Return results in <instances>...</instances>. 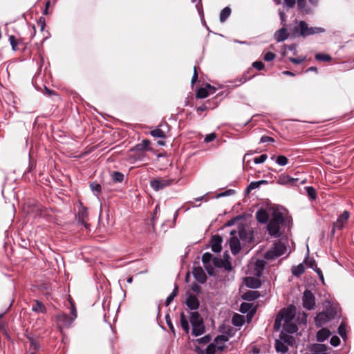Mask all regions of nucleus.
I'll use <instances>...</instances> for the list:
<instances>
[{
	"mask_svg": "<svg viewBox=\"0 0 354 354\" xmlns=\"http://www.w3.org/2000/svg\"><path fill=\"white\" fill-rule=\"evenodd\" d=\"M295 315L296 308L294 306H289L286 308L281 310L275 319V329L279 330L281 325L291 322Z\"/></svg>",
	"mask_w": 354,
	"mask_h": 354,
	"instance_id": "obj_1",
	"label": "nucleus"
},
{
	"mask_svg": "<svg viewBox=\"0 0 354 354\" xmlns=\"http://www.w3.org/2000/svg\"><path fill=\"white\" fill-rule=\"evenodd\" d=\"M284 218L282 213L274 211L272 214V217L269 221L267 229L268 233L274 237L280 236V227L283 223Z\"/></svg>",
	"mask_w": 354,
	"mask_h": 354,
	"instance_id": "obj_2",
	"label": "nucleus"
},
{
	"mask_svg": "<svg viewBox=\"0 0 354 354\" xmlns=\"http://www.w3.org/2000/svg\"><path fill=\"white\" fill-rule=\"evenodd\" d=\"M287 250L285 243L279 241L274 243L273 247L268 250L264 254L266 260H273L284 254Z\"/></svg>",
	"mask_w": 354,
	"mask_h": 354,
	"instance_id": "obj_3",
	"label": "nucleus"
},
{
	"mask_svg": "<svg viewBox=\"0 0 354 354\" xmlns=\"http://www.w3.org/2000/svg\"><path fill=\"white\" fill-rule=\"evenodd\" d=\"M190 323L192 326V335L197 337L205 333V326L198 312L190 313Z\"/></svg>",
	"mask_w": 354,
	"mask_h": 354,
	"instance_id": "obj_4",
	"label": "nucleus"
},
{
	"mask_svg": "<svg viewBox=\"0 0 354 354\" xmlns=\"http://www.w3.org/2000/svg\"><path fill=\"white\" fill-rule=\"evenodd\" d=\"M297 30L299 31V35L304 37L325 32V29L321 27H309L304 21L299 22L298 27L295 28V30Z\"/></svg>",
	"mask_w": 354,
	"mask_h": 354,
	"instance_id": "obj_5",
	"label": "nucleus"
},
{
	"mask_svg": "<svg viewBox=\"0 0 354 354\" xmlns=\"http://www.w3.org/2000/svg\"><path fill=\"white\" fill-rule=\"evenodd\" d=\"M303 306L307 310H312L315 306V298L311 291L306 290L302 297Z\"/></svg>",
	"mask_w": 354,
	"mask_h": 354,
	"instance_id": "obj_6",
	"label": "nucleus"
},
{
	"mask_svg": "<svg viewBox=\"0 0 354 354\" xmlns=\"http://www.w3.org/2000/svg\"><path fill=\"white\" fill-rule=\"evenodd\" d=\"M171 183V179L160 178L151 180L150 185L154 190L158 191L169 186Z\"/></svg>",
	"mask_w": 354,
	"mask_h": 354,
	"instance_id": "obj_7",
	"label": "nucleus"
},
{
	"mask_svg": "<svg viewBox=\"0 0 354 354\" xmlns=\"http://www.w3.org/2000/svg\"><path fill=\"white\" fill-rule=\"evenodd\" d=\"M333 317L332 312L324 311L319 313L315 317V321L318 326H322L329 322Z\"/></svg>",
	"mask_w": 354,
	"mask_h": 354,
	"instance_id": "obj_8",
	"label": "nucleus"
},
{
	"mask_svg": "<svg viewBox=\"0 0 354 354\" xmlns=\"http://www.w3.org/2000/svg\"><path fill=\"white\" fill-rule=\"evenodd\" d=\"M350 217V213L348 211H344L342 214H340L337 221L333 224V230H341L343 229L344 225L348 222V220Z\"/></svg>",
	"mask_w": 354,
	"mask_h": 354,
	"instance_id": "obj_9",
	"label": "nucleus"
},
{
	"mask_svg": "<svg viewBox=\"0 0 354 354\" xmlns=\"http://www.w3.org/2000/svg\"><path fill=\"white\" fill-rule=\"evenodd\" d=\"M230 234L232 236L230 239L229 243H230L231 252L233 254H236L240 252V250H241L240 241L236 236V231H234V230L231 231Z\"/></svg>",
	"mask_w": 354,
	"mask_h": 354,
	"instance_id": "obj_10",
	"label": "nucleus"
},
{
	"mask_svg": "<svg viewBox=\"0 0 354 354\" xmlns=\"http://www.w3.org/2000/svg\"><path fill=\"white\" fill-rule=\"evenodd\" d=\"M168 130L169 127L167 124H160L156 129L152 130L150 133L154 138H165L167 137Z\"/></svg>",
	"mask_w": 354,
	"mask_h": 354,
	"instance_id": "obj_11",
	"label": "nucleus"
},
{
	"mask_svg": "<svg viewBox=\"0 0 354 354\" xmlns=\"http://www.w3.org/2000/svg\"><path fill=\"white\" fill-rule=\"evenodd\" d=\"M77 218L79 223H80L86 228L88 227L89 224L87 223L88 218L87 209L83 207L82 204H80L79 207Z\"/></svg>",
	"mask_w": 354,
	"mask_h": 354,
	"instance_id": "obj_12",
	"label": "nucleus"
},
{
	"mask_svg": "<svg viewBox=\"0 0 354 354\" xmlns=\"http://www.w3.org/2000/svg\"><path fill=\"white\" fill-rule=\"evenodd\" d=\"M57 321L60 327L68 328L74 322V317H69L65 313H62L57 316Z\"/></svg>",
	"mask_w": 354,
	"mask_h": 354,
	"instance_id": "obj_13",
	"label": "nucleus"
},
{
	"mask_svg": "<svg viewBox=\"0 0 354 354\" xmlns=\"http://www.w3.org/2000/svg\"><path fill=\"white\" fill-rule=\"evenodd\" d=\"M215 92V88L210 84H207L204 88H200L197 90L196 97L203 99L207 97L209 94H213Z\"/></svg>",
	"mask_w": 354,
	"mask_h": 354,
	"instance_id": "obj_14",
	"label": "nucleus"
},
{
	"mask_svg": "<svg viewBox=\"0 0 354 354\" xmlns=\"http://www.w3.org/2000/svg\"><path fill=\"white\" fill-rule=\"evenodd\" d=\"M265 266L266 262L264 260H257L253 265V267L252 268L253 274L258 277H261L262 275Z\"/></svg>",
	"mask_w": 354,
	"mask_h": 354,
	"instance_id": "obj_15",
	"label": "nucleus"
},
{
	"mask_svg": "<svg viewBox=\"0 0 354 354\" xmlns=\"http://www.w3.org/2000/svg\"><path fill=\"white\" fill-rule=\"evenodd\" d=\"M192 272L195 279L198 282L203 283L206 281L207 277L202 268L195 267Z\"/></svg>",
	"mask_w": 354,
	"mask_h": 354,
	"instance_id": "obj_16",
	"label": "nucleus"
},
{
	"mask_svg": "<svg viewBox=\"0 0 354 354\" xmlns=\"http://www.w3.org/2000/svg\"><path fill=\"white\" fill-rule=\"evenodd\" d=\"M297 181V178H293L289 176L288 175L282 174L279 176L277 182L278 184L281 185H292Z\"/></svg>",
	"mask_w": 354,
	"mask_h": 354,
	"instance_id": "obj_17",
	"label": "nucleus"
},
{
	"mask_svg": "<svg viewBox=\"0 0 354 354\" xmlns=\"http://www.w3.org/2000/svg\"><path fill=\"white\" fill-rule=\"evenodd\" d=\"M222 238L216 235L212 236L211 239V248L214 252H219L221 250Z\"/></svg>",
	"mask_w": 354,
	"mask_h": 354,
	"instance_id": "obj_18",
	"label": "nucleus"
},
{
	"mask_svg": "<svg viewBox=\"0 0 354 354\" xmlns=\"http://www.w3.org/2000/svg\"><path fill=\"white\" fill-rule=\"evenodd\" d=\"M150 141L148 140H143L141 143L136 145L131 151H151L152 149L149 147Z\"/></svg>",
	"mask_w": 354,
	"mask_h": 354,
	"instance_id": "obj_19",
	"label": "nucleus"
},
{
	"mask_svg": "<svg viewBox=\"0 0 354 354\" xmlns=\"http://www.w3.org/2000/svg\"><path fill=\"white\" fill-rule=\"evenodd\" d=\"M228 337L225 335H218L214 339V344L218 351H223L225 348V343L227 342Z\"/></svg>",
	"mask_w": 354,
	"mask_h": 354,
	"instance_id": "obj_20",
	"label": "nucleus"
},
{
	"mask_svg": "<svg viewBox=\"0 0 354 354\" xmlns=\"http://www.w3.org/2000/svg\"><path fill=\"white\" fill-rule=\"evenodd\" d=\"M186 304L191 310H196L199 306V301L196 296L189 295L187 298Z\"/></svg>",
	"mask_w": 354,
	"mask_h": 354,
	"instance_id": "obj_21",
	"label": "nucleus"
},
{
	"mask_svg": "<svg viewBox=\"0 0 354 354\" xmlns=\"http://www.w3.org/2000/svg\"><path fill=\"white\" fill-rule=\"evenodd\" d=\"M245 285L251 288H258L261 286V281L259 279L252 277H248L245 278Z\"/></svg>",
	"mask_w": 354,
	"mask_h": 354,
	"instance_id": "obj_22",
	"label": "nucleus"
},
{
	"mask_svg": "<svg viewBox=\"0 0 354 354\" xmlns=\"http://www.w3.org/2000/svg\"><path fill=\"white\" fill-rule=\"evenodd\" d=\"M274 347L277 353H286L288 350V346L280 338L276 339Z\"/></svg>",
	"mask_w": 354,
	"mask_h": 354,
	"instance_id": "obj_23",
	"label": "nucleus"
},
{
	"mask_svg": "<svg viewBox=\"0 0 354 354\" xmlns=\"http://www.w3.org/2000/svg\"><path fill=\"white\" fill-rule=\"evenodd\" d=\"M212 257V254L209 252H205L202 256V261L203 263L204 267L207 270V272L209 274H211L210 268L212 269L211 264H210Z\"/></svg>",
	"mask_w": 354,
	"mask_h": 354,
	"instance_id": "obj_24",
	"label": "nucleus"
},
{
	"mask_svg": "<svg viewBox=\"0 0 354 354\" xmlns=\"http://www.w3.org/2000/svg\"><path fill=\"white\" fill-rule=\"evenodd\" d=\"M288 38V32L286 28H281L278 30L274 34V39L277 41L281 42Z\"/></svg>",
	"mask_w": 354,
	"mask_h": 354,
	"instance_id": "obj_25",
	"label": "nucleus"
},
{
	"mask_svg": "<svg viewBox=\"0 0 354 354\" xmlns=\"http://www.w3.org/2000/svg\"><path fill=\"white\" fill-rule=\"evenodd\" d=\"M330 330L326 328H324L317 332V339L318 342H324L330 336Z\"/></svg>",
	"mask_w": 354,
	"mask_h": 354,
	"instance_id": "obj_26",
	"label": "nucleus"
},
{
	"mask_svg": "<svg viewBox=\"0 0 354 354\" xmlns=\"http://www.w3.org/2000/svg\"><path fill=\"white\" fill-rule=\"evenodd\" d=\"M257 221L261 223H266L269 218L267 212L264 209H259L256 214Z\"/></svg>",
	"mask_w": 354,
	"mask_h": 354,
	"instance_id": "obj_27",
	"label": "nucleus"
},
{
	"mask_svg": "<svg viewBox=\"0 0 354 354\" xmlns=\"http://www.w3.org/2000/svg\"><path fill=\"white\" fill-rule=\"evenodd\" d=\"M133 154H130L129 160L130 162L133 163L137 160H142L145 156L143 151H131Z\"/></svg>",
	"mask_w": 354,
	"mask_h": 354,
	"instance_id": "obj_28",
	"label": "nucleus"
},
{
	"mask_svg": "<svg viewBox=\"0 0 354 354\" xmlns=\"http://www.w3.org/2000/svg\"><path fill=\"white\" fill-rule=\"evenodd\" d=\"M260 296V294L257 290H249L244 293L243 295V298L245 300L248 301H253L257 298H259Z\"/></svg>",
	"mask_w": 354,
	"mask_h": 354,
	"instance_id": "obj_29",
	"label": "nucleus"
},
{
	"mask_svg": "<svg viewBox=\"0 0 354 354\" xmlns=\"http://www.w3.org/2000/svg\"><path fill=\"white\" fill-rule=\"evenodd\" d=\"M297 4L298 7V10L305 14H308L310 12V10L309 8L306 6V0H297Z\"/></svg>",
	"mask_w": 354,
	"mask_h": 354,
	"instance_id": "obj_30",
	"label": "nucleus"
},
{
	"mask_svg": "<svg viewBox=\"0 0 354 354\" xmlns=\"http://www.w3.org/2000/svg\"><path fill=\"white\" fill-rule=\"evenodd\" d=\"M327 346L324 344H315L313 348V354H326Z\"/></svg>",
	"mask_w": 354,
	"mask_h": 354,
	"instance_id": "obj_31",
	"label": "nucleus"
},
{
	"mask_svg": "<svg viewBox=\"0 0 354 354\" xmlns=\"http://www.w3.org/2000/svg\"><path fill=\"white\" fill-rule=\"evenodd\" d=\"M231 14V9L229 7L224 8L220 12V21L223 23L230 17Z\"/></svg>",
	"mask_w": 354,
	"mask_h": 354,
	"instance_id": "obj_32",
	"label": "nucleus"
},
{
	"mask_svg": "<svg viewBox=\"0 0 354 354\" xmlns=\"http://www.w3.org/2000/svg\"><path fill=\"white\" fill-rule=\"evenodd\" d=\"M180 325L182 326V328L184 330V331L186 333H189V326L188 320L186 317V316L184 315L183 313L180 314Z\"/></svg>",
	"mask_w": 354,
	"mask_h": 354,
	"instance_id": "obj_33",
	"label": "nucleus"
},
{
	"mask_svg": "<svg viewBox=\"0 0 354 354\" xmlns=\"http://www.w3.org/2000/svg\"><path fill=\"white\" fill-rule=\"evenodd\" d=\"M32 310L36 313H44L46 312V307L41 302L36 301L32 306Z\"/></svg>",
	"mask_w": 354,
	"mask_h": 354,
	"instance_id": "obj_34",
	"label": "nucleus"
},
{
	"mask_svg": "<svg viewBox=\"0 0 354 354\" xmlns=\"http://www.w3.org/2000/svg\"><path fill=\"white\" fill-rule=\"evenodd\" d=\"M232 322L234 326H241L244 323V318L243 316H241L239 314H235L232 317Z\"/></svg>",
	"mask_w": 354,
	"mask_h": 354,
	"instance_id": "obj_35",
	"label": "nucleus"
},
{
	"mask_svg": "<svg viewBox=\"0 0 354 354\" xmlns=\"http://www.w3.org/2000/svg\"><path fill=\"white\" fill-rule=\"evenodd\" d=\"M305 271L304 266L302 263L299 264L297 266H294L292 268V273L295 276H299L303 274Z\"/></svg>",
	"mask_w": 354,
	"mask_h": 354,
	"instance_id": "obj_36",
	"label": "nucleus"
},
{
	"mask_svg": "<svg viewBox=\"0 0 354 354\" xmlns=\"http://www.w3.org/2000/svg\"><path fill=\"white\" fill-rule=\"evenodd\" d=\"M283 329L289 333H294L297 330V326L295 324L289 322L285 325H281Z\"/></svg>",
	"mask_w": 354,
	"mask_h": 354,
	"instance_id": "obj_37",
	"label": "nucleus"
},
{
	"mask_svg": "<svg viewBox=\"0 0 354 354\" xmlns=\"http://www.w3.org/2000/svg\"><path fill=\"white\" fill-rule=\"evenodd\" d=\"M279 338L285 342L286 344L289 345L292 344L293 343V337L290 335H286L283 333V332L281 333Z\"/></svg>",
	"mask_w": 354,
	"mask_h": 354,
	"instance_id": "obj_38",
	"label": "nucleus"
},
{
	"mask_svg": "<svg viewBox=\"0 0 354 354\" xmlns=\"http://www.w3.org/2000/svg\"><path fill=\"white\" fill-rule=\"evenodd\" d=\"M306 190V193L309 198L312 201L316 199L317 198V193L316 190L314 189V187L311 186H308L305 187Z\"/></svg>",
	"mask_w": 354,
	"mask_h": 354,
	"instance_id": "obj_39",
	"label": "nucleus"
},
{
	"mask_svg": "<svg viewBox=\"0 0 354 354\" xmlns=\"http://www.w3.org/2000/svg\"><path fill=\"white\" fill-rule=\"evenodd\" d=\"M315 59L322 62H329L331 60V57L328 54L317 53L315 55Z\"/></svg>",
	"mask_w": 354,
	"mask_h": 354,
	"instance_id": "obj_40",
	"label": "nucleus"
},
{
	"mask_svg": "<svg viewBox=\"0 0 354 354\" xmlns=\"http://www.w3.org/2000/svg\"><path fill=\"white\" fill-rule=\"evenodd\" d=\"M178 294V287L176 286L172 292L167 297L165 301V305L167 306L170 304V303L173 301L174 298Z\"/></svg>",
	"mask_w": 354,
	"mask_h": 354,
	"instance_id": "obj_41",
	"label": "nucleus"
},
{
	"mask_svg": "<svg viewBox=\"0 0 354 354\" xmlns=\"http://www.w3.org/2000/svg\"><path fill=\"white\" fill-rule=\"evenodd\" d=\"M276 162L279 165L285 166L288 163V159L284 156H279L276 158Z\"/></svg>",
	"mask_w": 354,
	"mask_h": 354,
	"instance_id": "obj_42",
	"label": "nucleus"
},
{
	"mask_svg": "<svg viewBox=\"0 0 354 354\" xmlns=\"http://www.w3.org/2000/svg\"><path fill=\"white\" fill-rule=\"evenodd\" d=\"M91 189L93 191V192L96 195L98 196V194L101 192V185L98 183H93L90 185Z\"/></svg>",
	"mask_w": 354,
	"mask_h": 354,
	"instance_id": "obj_43",
	"label": "nucleus"
},
{
	"mask_svg": "<svg viewBox=\"0 0 354 354\" xmlns=\"http://www.w3.org/2000/svg\"><path fill=\"white\" fill-rule=\"evenodd\" d=\"M112 177L115 182L121 183L124 180V175L119 171H114L112 174Z\"/></svg>",
	"mask_w": 354,
	"mask_h": 354,
	"instance_id": "obj_44",
	"label": "nucleus"
},
{
	"mask_svg": "<svg viewBox=\"0 0 354 354\" xmlns=\"http://www.w3.org/2000/svg\"><path fill=\"white\" fill-rule=\"evenodd\" d=\"M266 180L254 181L250 183L248 186V189L252 190L258 188L261 184L266 183Z\"/></svg>",
	"mask_w": 354,
	"mask_h": 354,
	"instance_id": "obj_45",
	"label": "nucleus"
},
{
	"mask_svg": "<svg viewBox=\"0 0 354 354\" xmlns=\"http://www.w3.org/2000/svg\"><path fill=\"white\" fill-rule=\"evenodd\" d=\"M217 348L216 347V345L214 343H211L209 344L206 348L205 353L206 354H215L216 351H217Z\"/></svg>",
	"mask_w": 354,
	"mask_h": 354,
	"instance_id": "obj_46",
	"label": "nucleus"
},
{
	"mask_svg": "<svg viewBox=\"0 0 354 354\" xmlns=\"http://www.w3.org/2000/svg\"><path fill=\"white\" fill-rule=\"evenodd\" d=\"M252 308V305L249 303H243L240 306V311L242 313H246L248 312Z\"/></svg>",
	"mask_w": 354,
	"mask_h": 354,
	"instance_id": "obj_47",
	"label": "nucleus"
},
{
	"mask_svg": "<svg viewBox=\"0 0 354 354\" xmlns=\"http://www.w3.org/2000/svg\"><path fill=\"white\" fill-rule=\"evenodd\" d=\"M9 41H10V44L12 46V49L14 50V51H16L17 49V41L15 39V37L14 35H10L9 36Z\"/></svg>",
	"mask_w": 354,
	"mask_h": 354,
	"instance_id": "obj_48",
	"label": "nucleus"
},
{
	"mask_svg": "<svg viewBox=\"0 0 354 354\" xmlns=\"http://www.w3.org/2000/svg\"><path fill=\"white\" fill-rule=\"evenodd\" d=\"M210 340H211V337L209 335H207L201 338L197 339L196 340V342L199 344H206L209 343L210 342Z\"/></svg>",
	"mask_w": 354,
	"mask_h": 354,
	"instance_id": "obj_49",
	"label": "nucleus"
},
{
	"mask_svg": "<svg viewBox=\"0 0 354 354\" xmlns=\"http://www.w3.org/2000/svg\"><path fill=\"white\" fill-rule=\"evenodd\" d=\"M268 156L266 154H262L259 157H257L254 159V162L255 164H261V163H263L264 162L266 159H267Z\"/></svg>",
	"mask_w": 354,
	"mask_h": 354,
	"instance_id": "obj_50",
	"label": "nucleus"
},
{
	"mask_svg": "<svg viewBox=\"0 0 354 354\" xmlns=\"http://www.w3.org/2000/svg\"><path fill=\"white\" fill-rule=\"evenodd\" d=\"M276 57V55L274 53L272 52H268L264 55V59L266 62H270L273 60Z\"/></svg>",
	"mask_w": 354,
	"mask_h": 354,
	"instance_id": "obj_51",
	"label": "nucleus"
},
{
	"mask_svg": "<svg viewBox=\"0 0 354 354\" xmlns=\"http://www.w3.org/2000/svg\"><path fill=\"white\" fill-rule=\"evenodd\" d=\"M330 343L333 346H337L340 344V339L337 336H333L330 339Z\"/></svg>",
	"mask_w": 354,
	"mask_h": 354,
	"instance_id": "obj_52",
	"label": "nucleus"
},
{
	"mask_svg": "<svg viewBox=\"0 0 354 354\" xmlns=\"http://www.w3.org/2000/svg\"><path fill=\"white\" fill-rule=\"evenodd\" d=\"M30 344V348L33 350H37L39 348V345L38 342L35 340L33 338H29Z\"/></svg>",
	"mask_w": 354,
	"mask_h": 354,
	"instance_id": "obj_53",
	"label": "nucleus"
},
{
	"mask_svg": "<svg viewBox=\"0 0 354 354\" xmlns=\"http://www.w3.org/2000/svg\"><path fill=\"white\" fill-rule=\"evenodd\" d=\"M216 138V135L214 133L207 134L205 138V141L206 142H210L214 140Z\"/></svg>",
	"mask_w": 354,
	"mask_h": 354,
	"instance_id": "obj_54",
	"label": "nucleus"
},
{
	"mask_svg": "<svg viewBox=\"0 0 354 354\" xmlns=\"http://www.w3.org/2000/svg\"><path fill=\"white\" fill-rule=\"evenodd\" d=\"M305 57H299L298 58H290V61L295 64H299L305 60Z\"/></svg>",
	"mask_w": 354,
	"mask_h": 354,
	"instance_id": "obj_55",
	"label": "nucleus"
},
{
	"mask_svg": "<svg viewBox=\"0 0 354 354\" xmlns=\"http://www.w3.org/2000/svg\"><path fill=\"white\" fill-rule=\"evenodd\" d=\"M252 66L259 71L262 70L264 68V64L262 62H254L252 64Z\"/></svg>",
	"mask_w": 354,
	"mask_h": 354,
	"instance_id": "obj_56",
	"label": "nucleus"
},
{
	"mask_svg": "<svg viewBox=\"0 0 354 354\" xmlns=\"http://www.w3.org/2000/svg\"><path fill=\"white\" fill-rule=\"evenodd\" d=\"M338 333L339 335L343 338L346 336V328L343 324H341L338 327Z\"/></svg>",
	"mask_w": 354,
	"mask_h": 354,
	"instance_id": "obj_57",
	"label": "nucleus"
},
{
	"mask_svg": "<svg viewBox=\"0 0 354 354\" xmlns=\"http://www.w3.org/2000/svg\"><path fill=\"white\" fill-rule=\"evenodd\" d=\"M234 193V191L233 189H227L225 192H221L217 195V197H223V196H227L232 195Z\"/></svg>",
	"mask_w": 354,
	"mask_h": 354,
	"instance_id": "obj_58",
	"label": "nucleus"
},
{
	"mask_svg": "<svg viewBox=\"0 0 354 354\" xmlns=\"http://www.w3.org/2000/svg\"><path fill=\"white\" fill-rule=\"evenodd\" d=\"M71 317H74V320L76 319L77 317V311H76V308H75V306L74 305L73 303H72L71 301Z\"/></svg>",
	"mask_w": 354,
	"mask_h": 354,
	"instance_id": "obj_59",
	"label": "nucleus"
},
{
	"mask_svg": "<svg viewBox=\"0 0 354 354\" xmlns=\"http://www.w3.org/2000/svg\"><path fill=\"white\" fill-rule=\"evenodd\" d=\"M268 142H274V139L270 136H262L260 140V142L264 143Z\"/></svg>",
	"mask_w": 354,
	"mask_h": 354,
	"instance_id": "obj_60",
	"label": "nucleus"
},
{
	"mask_svg": "<svg viewBox=\"0 0 354 354\" xmlns=\"http://www.w3.org/2000/svg\"><path fill=\"white\" fill-rule=\"evenodd\" d=\"M284 3L288 8H290L295 5V0H284Z\"/></svg>",
	"mask_w": 354,
	"mask_h": 354,
	"instance_id": "obj_61",
	"label": "nucleus"
},
{
	"mask_svg": "<svg viewBox=\"0 0 354 354\" xmlns=\"http://www.w3.org/2000/svg\"><path fill=\"white\" fill-rule=\"evenodd\" d=\"M166 322H167V324L169 329L171 331L174 332V326H173V324L171 323V319H170V318H169V317L168 315L166 316Z\"/></svg>",
	"mask_w": 354,
	"mask_h": 354,
	"instance_id": "obj_62",
	"label": "nucleus"
},
{
	"mask_svg": "<svg viewBox=\"0 0 354 354\" xmlns=\"http://www.w3.org/2000/svg\"><path fill=\"white\" fill-rule=\"evenodd\" d=\"M305 263H306V265L308 266V267H310L313 269H315L314 266H315V268L317 267L316 264H315V261L313 259L306 260L305 261Z\"/></svg>",
	"mask_w": 354,
	"mask_h": 354,
	"instance_id": "obj_63",
	"label": "nucleus"
},
{
	"mask_svg": "<svg viewBox=\"0 0 354 354\" xmlns=\"http://www.w3.org/2000/svg\"><path fill=\"white\" fill-rule=\"evenodd\" d=\"M44 94L47 96H51L53 95H55V93L53 91L48 89L47 87L45 86Z\"/></svg>",
	"mask_w": 354,
	"mask_h": 354,
	"instance_id": "obj_64",
	"label": "nucleus"
}]
</instances>
